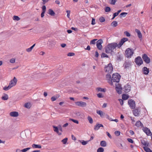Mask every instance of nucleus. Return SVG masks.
I'll return each instance as SVG.
<instances>
[{"label": "nucleus", "instance_id": "1", "mask_svg": "<svg viewBox=\"0 0 152 152\" xmlns=\"http://www.w3.org/2000/svg\"><path fill=\"white\" fill-rule=\"evenodd\" d=\"M118 44L116 43H112L108 44L105 48V51L106 53H111L117 47Z\"/></svg>", "mask_w": 152, "mask_h": 152}, {"label": "nucleus", "instance_id": "2", "mask_svg": "<svg viewBox=\"0 0 152 152\" xmlns=\"http://www.w3.org/2000/svg\"><path fill=\"white\" fill-rule=\"evenodd\" d=\"M17 82V80L15 77H14L13 79L10 81L8 86H5L3 88V90L5 91L9 90L16 85Z\"/></svg>", "mask_w": 152, "mask_h": 152}, {"label": "nucleus", "instance_id": "3", "mask_svg": "<svg viewBox=\"0 0 152 152\" xmlns=\"http://www.w3.org/2000/svg\"><path fill=\"white\" fill-rule=\"evenodd\" d=\"M104 71L105 72L111 74L113 72V68L111 63L109 64L107 66L105 67L104 69Z\"/></svg>", "mask_w": 152, "mask_h": 152}, {"label": "nucleus", "instance_id": "4", "mask_svg": "<svg viewBox=\"0 0 152 152\" xmlns=\"http://www.w3.org/2000/svg\"><path fill=\"white\" fill-rule=\"evenodd\" d=\"M120 76L118 73H115L113 75L112 80L113 82L118 83L119 82L120 78Z\"/></svg>", "mask_w": 152, "mask_h": 152}, {"label": "nucleus", "instance_id": "5", "mask_svg": "<svg viewBox=\"0 0 152 152\" xmlns=\"http://www.w3.org/2000/svg\"><path fill=\"white\" fill-rule=\"evenodd\" d=\"M134 53L133 49L128 48L125 51V56L127 58L130 57Z\"/></svg>", "mask_w": 152, "mask_h": 152}, {"label": "nucleus", "instance_id": "6", "mask_svg": "<svg viewBox=\"0 0 152 152\" xmlns=\"http://www.w3.org/2000/svg\"><path fill=\"white\" fill-rule=\"evenodd\" d=\"M135 62L136 64L138 66H140L143 63V61L140 56H138L135 58Z\"/></svg>", "mask_w": 152, "mask_h": 152}, {"label": "nucleus", "instance_id": "7", "mask_svg": "<svg viewBox=\"0 0 152 152\" xmlns=\"http://www.w3.org/2000/svg\"><path fill=\"white\" fill-rule=\"evenodd\" d=\"M103 43V41L102 39H99L96 42V46L97 48L99 50H101L102 48V44Z\"/></svg>", "mask_w": 152, "mask_h": 152}, {"label": "nucleus", "instance_id": "8", "mask_svg": "<svg viewBox=\"0 0 152 152\" xmlns=\"http://www.w3.org/2000/svg\"><path fill=\"white\" fill-rule=\"evenodd\" d=\"M128 103L131 109H134L135 107V102L132 99H130L128 101Z\"/></svg>", "mask_w": 152, "mask_h": 152}, {"label": "nucleus", "instance_id": "9", "mask_svg": "<svg viewBox=\"0 0 152 152\" xmlns=\"http://www.w3.org/2000/svg\"><path fill=\"white\" fill-rule=\"evenodd\" d=\"M131 86L129 84H127L124 86L123 88V91L125 92L128 93L130 91Z\"/></svg>", "mask_w": 152, "mask_h": 152}, {"label": "nucleus", "instance_id": "10", "mask_svg": "<svg viewBox=\"0 0 152 152\" xmlns=\"http://www.w3.org/2000/svg\"><path fill=\"white\" fill-rule=\"evenodd\" d=\"M128 41V39L126 38H122L118 44L117 47L118 48L121 47L123 44L125 42Z\"/></svg>", "mask_w": 152, "mask_h": 152}, {"label": "nucleus", "instance_id": "11", "mask_svg": "<svg viewBox=\"0 0 152 152\" xmlns=\"http://www.w3.org/2000/svg\"><path fill=\"white\" fill-rule=\"evenodd\" d=\"M142 58L144 61L147 64H148L150 61L149 58L146 54H144L142 55Z\"/></svg>", "mask_w": 152, "mask_h": 152}, {"label": "nucleus", "instance_id": "12", "mask_svg": "<svg viewBox=\"0 0 152 152\" xmlns=\"http://www.w3.org/2000/svg\"><path fill=\"white\" fill-rule=\"evenodd\" d=\"M75 103L77 105L81 107H85L86 106V103L83 102H75Z\"/></svg>", "mask_w": 152, "mask_h": 152}, {"label": "nucleus", "instance_id": "13", "mask_svg": "<svg viewBox=\"0 0 152 152\" xmlns=\"http://www.w3.org/2000/svg\"><path fill=\"white\" fill-rule=\"evenodd\" d=\"M110 74H109V73H107L106 76V77L107 80H108V82L111 85H112L113 82L112 80V78L111 77Z\"/></svg>", "mask_w": 152, "mask_h": 152}, {"label": "nucleus", "instance_id": "14", "mask_svg": "<svg viewBox=\"0 0 152 152\" xmlns=\"http://www.w3.org/2000/svg\"><path fill=\"white\" fill-rule=\"evenodd\" d=\"M142 130L147 135L150 136L151 134V133L150 130L148 128L146 127H144L143 128Z\"/></svg>", "mask_w": 152, "mask_h": 152}, {"label": "nucleus", "instance_id": "15", "mask_svg": "<svg viewBox=\"0 0 152 152\" xmlns=\"http://www.w3.org/2000/svg\"><path fill=\"white\" fill-rule=\"evenodd\" d=\"M115 89L117 92L119 94H121L122 93V88L121 87V86L119 84L118 86L117 85H115Z\"/></svg>", "mask_w": 152, "mask_h": 152}, {"label": "nucleus", "instance_id": "16", "mask_svg": "<svg viewBox=\"0 0 152 152\" xmlns=\"http://www.w3.org/2000/svg\"><path fill=\"white\" fill-rule=\"evenodd\" d=\"M140 110L137 108H136L133 110V113L134 115L135 116H138L140 115Z\"/></svg>", "mask_w": 152, "mask_h": 152}, {"label": "nucleus", "instance_id": "17", "mask_svg": "<svg viewBox=\"0 0 152 152\" xmlns=\"http://www.w3.org/2000/svg\"><path fill=\"white\" fill-rule=\"evenodd\" d=\"M10 116L13 117H17L19 115L18 113L17 112H12L10 113Z\"/></svg>", "mask_w": 152, "mask_h": 152}, {"label": "nucleus", "instance_id": "18", "mask_svg": "<svg viewBox=\"0 0 152 152\" xmlns=\"http://www.w3.org/2000/svg\"><path fill=\"white\" fill-rule=\"evenodd\" d=\"M131 62L126 61L124 64V66L125 68H129L131 66Z\"/></svg>", "mask_w": 152, "mask_h": 152}, {"label": "nucleus", "instance_id": "19", "mask_svg": "<svg viewBox=\"0 0 152 152\" xmlns=\"http://www.w3.org/2000/svg\"><path fill=\"white\" fill-rule=\"evenodd\" d=\"M100 127H103V126L102 124L97 123L96 125L94 126V129L95 130H97Z\"/></svg>", "mask_w": 152, "mask_h": 152}, {"label": "nucleus", "instance_id": "20", "mask_svg": "<svg viewBox=\"0 0 152 152\" xmlns=\"http://www.w3.org/2000/svg\"><path fill=\"white\" fill-rule=\"evenodd\" d=\"M142 71L144 74L147 75L148 74L149 72V69L146 67H144L142 68Z\"/></svg>", "mask_w": 152, "mask_h": 152}, {"label": "nucleus", "instance_id": "21", "mask_svg": "<svg viewBox=\"0 0 152 152\" xmlns=\"http://www.w3.org/2000/svg\"><path fill=\"white\" fill-rule=\"evenodd\" d=\"M53 127L54 128V131L57 133L58 135H61V133L59 132L58 131V127L53 126Z\"/></svg>", "mask_w": 152, "mask_h": 152}, {"label": "nucleus", "instance_id": "22", "mask_svg": "<svg viewBox=\"0 0 152 152\" xmlns=\"http://www.w3.org/2000/svg\"><path fill=\"white\" fill-rule=\"evenodd\" d=\"M135 31L137 33L138 37L140 39L142 38V34L140 31L138 29H136Z\"/></svg>", "mask_w": 152, "mask_h": 152}, {"label": "nucleus", "instance_id": "23", "mask_svg": "<svg viewBox=\"0 0 152 152\" xmlns=\"http://www.w3.org/2000/svg\"><path fill=\"white\" fill-rule=\"evenodd\" d=\"M135 126L137 127H142L143 126V124L139 121H138L136 122L135 124Z\"/></svg>", "mask_w": 152, "mask_h": 152}, {"label": "nucleus", "instance_id": "24", "mask_svg": "<svg viewBox=\"0 0 152 152\" xmlns=\"http://www.w3.org/2000/svg\"><path fill=\"white\" fill-rule=\"evenodd\" d=\"M48 14L52 16H54L55 15V13L52 9H49L48 10Z\"/></svg>", "mask_w": 152, "mask_h": 152}, {"label": "nucleus", "instance_id": "25", "mask_svg": "<svg viewBox=\"0 0 152 152\" xmlns=\"http://www.w3.org/2000/svg\"><path fill=\"white\" fill-rule=\"evenodd\" d=\"M96 113L102 117H103L104 116V113L101 110H97Z\"/></svg>", "mask_w": 152, "mask_h": 152}, {"label": "nucleus", "instance_id": "26", "mask_svg": "<svg viewBox=\"0 0 152 152\" xmlns=\"http://www.w3.org/2000/svg\"><path fill=\"white\" fill-rule=\"evenodd\" d=\"M96 89L99 91L103 92H105L106 91V89L105 88H103L100 87L97 88Z\"/></svg>", "mask_w": 152, "mask_h": 152}, {"label": "nucleus", "instance_id": "27", "mask_svg": "<svg viewBox=\"0 0 152 152\" xmlns=\"http://www.w3.org/2000/svg\"><path fill=\"white\" fill-rule=\"evenodd\" d=\"M1 99L2 100H7L8 99V95L6 94H4V96H3L1 97Z\"/></svg>", "mask_w": 152, "mask_h": 152}, {"label": "nucleus", "instance_id": "28", "mask_svg": "<svg viewBox=\"0 0 152 152\" xmlns=\"http://www.w3.org/2000/svg\"><path fill=\"white\" fill-rule=\"evenodd\" d=\"M100 145L102 147H105L107 145L106 142L105 141H102L100 143Z\"/></svg>", "mask_w": 152, "mask_h": 152}, {"label": "nucleus", "instance_id": "29", "mask_svg": "<svg viewBox=\"0 0 152 152\" xmlns=\"http://www.w3.org/2000/svg\"><path fill=\"white\" fill-rule=\"evenodd\" d=\"M32 147L34 148H41V146L40 145H36L33 144L32 145Z\"/></svg>", "mask_w": 152, "mask_h": 152}, {"label": "nucleus", "instance_id": "30", "mask_svg": "<svg viewBox=\"0 0 152 152\" xmlns=\"http://www.w3.org/2000/svg\"><path fill=\"white\" fill-rule=\"evenodd\" d=\"M141 143L143 145H145L146 147L148 146L149 145V143L148 142L145 141L144 140L142 141Z\"/></svg>", "mask_w": 152, "mask_h": 152}, {"label": "nucleus", "instance_id": "31", "mask_svg": "<svg viewBox=\"0 0 152 152\" xmlns=\"http://www.w3.org/2000/svg\"><path fill=\"white\" fill-rule=\"evenodd\" d=\"M79 141L82 143L83 145H86L88 142V141H84L83 140H79Z\"/></svg>", "mask_w": 152, "mask_h": 152}, {"label": "nucleus", "instance_id": "32", "mask_svg": "<svg viewBox=\"0 0 152 152\" xmlns=\"http://www.w3.org/2000/svg\"><path fill=\"white\" fill-rule=\"evenodd\" d=\"M143 148L146 152H152L151 150L147 146L143 147Z\"/></svg>", "mask_w": 152, "mask_h": 152}, {"label": "nucleus", "instance_id": "33", "mask_svg": "<svg viewBox=\"0 0 152 152\" xmlns=\"http://www.w3.org/2000/svg\"><path fill=\"white\" fill-rule=\"evenodd\" d=\"M129 97V96L126 94H124L122 96V99H123L124 100L127 99H128Z\"/></svg>", "mask_w": 152, "mask_h": 152}, {"label": "nucleus", "instance_id": "34", "mask_svg": "<svg viewBox=\"0 0 152 152\" xmlns=\"http://www.w3.org/2000/svg\"><path fill=\"white\" fill-rule=\"evenodd\" d=\"M118 25L117 22L116 21H113L111 23V25L113 27H116Z\"/></svg>", "mask_w": 152, "mask_h": 152}, {"label": "nucleus", "instance_id": "35", "mask_svg": "<svg viewBox=\"0 0 152 152\" xmlns=\"http://www.w3.org/2000/svg\"><path fill=\"white\" fill-rule=\"evenodd\" d=\"M87 119L90 124H92L93 123V120L91 117L90 116H88L87 117Z\"/></svg>", "mask_w": 152, "mask_h": 152}, {"label": "nucleus", "instance_id": "36", "mask_svg": "<svg viewBox=\"0 0 152 152\" xmlns=\"http://www.w3.org/2000/svg\"><path fill=\"white\" fill-rule=\"evenodd\" d=\"M97 152H103L104 151V149L102 147H100L97 150Z\"/></svg>", "mask_w": 152, "mask_h": 152}, {"label": "nucleus", "instance_id": "37", "mask_svg": "<svg viewBox=\"0 0 152 152\" xmlns=\"http://www.w3.org/2000/svg\"><path fill=\"white\" fill-rule=\"evenodd\" d=\"M97 40V39H94L91 41L90 42L91 45H95L96 43V41Z\"/></svg>", "mask_w": 152, "mask_h": 152}, {"label": "nucleus", "instance_id": "38", "mask_svg": "<svg viewBox=\"0 0 152 152\" xmlns=\"http://www.w3.org/2000/svg\"><path fill=\"white\" fill-rule=\"evenodd\" d=\"M13 19L14 20L17 21L19 20L20 19V18L18 16L15 15L13 17Z\"/></svg>", "mask_w": 152, "mask_h": 152}, {"label": "nucleus", "instance_id": "39", "mask_svg": "<svg viewBox=\"0 0 152 152\" xmlns=\"http://www.w3.org/2000/svg\"><path fill=\"white\" fill-rule=\"evenodd\" d=\"M30 104L29 103H27L25 104V107L28 108H30Z\"/></svg>", "mask_w": 152, "mask_h": 152}, {"label": "nucleus", "instance_id": "40", "mask_svg": "<svg viewBox=\"0 0 152 152\" xmlns=\"http://www.w3.org/2000/svg\"><path fill=\"white\" fill-rule=\"evenodd\" d=\"M68 140V138H66L63 139L62 141L61 142H63V143L65 144L66 143L67 141Z\"/></svg>", "mask_w": 152, "mask_h": 152}, {"label": "nucleus", "instance_id": "41", "mask_svg": "<svg viewBox=\"0 0 152 152\" xmlns=\"http://www.w3.org/2000/svg\"><path fill=\"white\" fill-rule=\"evenodd\" d=\"M69 120L72 121L73 122L76 123L77 124H79V122L78 121L74 119H73L70 118Z\"/></svg>", "mask_w": 152, "mask_h": 152}, {"label": "nucleus", "instance_id": "42", "mask_svg": "<svg viewBox=\"0 0 152 152\" xmlns=\"http://www.w3.org/2000/svg\"><path fill=\"white\" fill-rule=\"evenodd\" d=\"M101 57L102 58H105V57L108 58V56L105 53H102V54Z\"/></svg>", "mask_w": 152, "mask_h": 152}, {"label": "nucleus", "instance_id": "43", "mask_svg": "<svg viewBox=\"0 0 152 152\" xmlns=\"http://www.w3.org/2000/svg\"><path fill=\"white\" fill-rule=\"evenodd\" d=\"M99 21L101 22H103L105 21V19L103 17H101L99 19Z\"/></svg>", "mask_w": 152, "mask_h": 152}, {"label": "nucleus", "instance_id": "44", "mask_svg": "<svg viewBox=\"0 0 152 152\" xmlns=\"http://www.w3.org/2000/svg\"><path fill=\"white\" fill-rule=\"evenodd\" d=\"M15 59L14 58H13L11 59L10 60V62L12 64L14 63L15 62Z\"/></svg>", "mask_w": 152, "mask_h": 152}, {"label": "nucleus", "instance_id": "45", "mask_svg": "<svg viewBox=\"0 0 152 152\" xmlns=\"http://www.w3.org/2000/svg\"><path fill=\"white\" fill-rule=\"evenodd\" d=\"M97 96L99 98H103L104 96L101 93H99L97 94Z\"/></svg>", "mask_w": 152, "mask_h": 152}, {"label": "nucleus", "instance_id": "46", "mask_svg": "<svg viewBox=\"0 0 152 152\" xmlns=\"http://www.w3.org/2000/svg\"><path fill=\"white\" fill-rule=\"evenodd\" d=\"M114 133L116 136H118L120 135L121 132L119 131H117L115 132Z\"/></svg>", "mask_w": 152, "mask_h": 152}, {"label": "nucleus", "instance_id": "47", "mask_svg": "<svg viewBox=\"0 0 152 152\" xmlns=\"http://www.w3.org/2000/svg\"><path fill=\"white\" fill-rule=\"evenodd\" d=\"M30 148H24L23 150H21V152H26L28 150L30 149Z\"/></svg>", "mask_w": 152, "mask_h": 152}, {"label": "nucleus", "instance_id": "48", "mask_svg": "<svg viewBox=\"0 0 152 152\" xmlns=\"http://www.w3.org/2000/svg\"><path fill=\"white\" fill-rule=\"evenodd\" d=\"M105 11L106 12H109L110 11V8L109 7H106L105 8Z\"/></svg>", "mask_w": 152, "mask_h": 152}, {"label": "nucleus", "instance_id": "49", "mask_svg": "<svg viewBox=\"0 0 152 152\" xmlns=\"http://www.w3.org/2000/svg\"><path fill=\"white\" fill-rule=\"evenodd\" d=\"M127 13L126 12H122L120 14V15H121V16H123L124 17H125L126 16V15H127Z\"/></svg>", "mask_w": 152, "mask_h": 152}, {"label": "nucleus", "instance_id": "50", "mask_svg": "<svg viewBox=\"0 0 152 152\" xmlns=\"http://www.w3.org/2000/svg\"><path fill=\"white\" fill-rule=\"evenodd\" d=\"M32 49L33 48H32V47H31L29 48L26 49V50L28 52H30L31 51Z\"/></svg>", "mask_w": 152, "mask_h": 152}, {"label": "nucleus", "instance_id": "51", "mask_svg": "<svg viewBox=\"0 0 152 152\" xmlns=\"http://www.w3.org/2000/svg\"><path fill=\"white\" fill-rule=\"evenodd\" d=\"M124 33L127 37H129L130 36V34L127 31H125Z\"/></svg>", "mask_w": 152, "mask_h": 152}, {"label": "nucleus", "instance_id": "52", "mask_svg": "<svg viewBox=\"0 0 152 152\" xmlns=\"http://www.w3.org/2000/svg\"><path fill=\"white\" fill-rule=\"evenodd\" d=\"M110 4L113 5L115 4V2L116 1V0H110Z\"/></svg>", "mask_w": 152, "mask_h": 152}, {"label": "nucleus", "instance_id": "53", "mask_svg": "<svg viewBox=\"0 0 152 152\" xmlns=\"http://www.w3.org/2000/svg\"><path fill=\"white\" fill-rule=\"evenodd\" d=\"M75 55V53H69L67 54V56H71Z\"/></svg>", "mask_w": 152, "mask_h": 152}, {"label": "nucleus", "instance_id": "54", "mask_svg": "<svg viewBox=\"0 0 152 152\" xmlns=\"http://www.w3.org/2000/svg\"><path fill=\"white\" fill-rule=\"evenodd\" d=\"M118 14L117 12H115L113 14V17L112 18V19H113L114 18L116 17V16L118 15Z\"/></svg>", "mask_w": 152, "mask_h": 152}, {"label": "nucleus", "instance_id": "55", "mask_svg": "<svg viewBox=\"0 0 152 152\" xmlns=\"http://www.w3.org/2000/svg\"><path fill=\"white\" fill-rule=\"evenodd\" d=\"M95 24V19L94 18H92V21H91V24L93 25H94Z\"/></svg>", "mask_w": 152, "mask_h": 152}, {"label": "nucleus", "instance_id": "56", "mask_svg": "<svg viewBox=\"0 0 152 152\" xmlns=\"http://www.w3.org/2000/svg\"><path fill=\"white\" fill-rule=\"evenodd\" d=\"M70 12V11L69 10H67V11H66V12L67 13V17L68 18H69Z\"/></svg>", "mask_w": 152, "mask_h": 152}, {"label": "nucleus", "instance_id": "57", "mask_svg": "<svg viewBox=\"0 0 152 152\" xmlns=\"http://www.w3.org/2000/svg\"><path fill=\"white\" fill-rule=\"evenodd\" d=\"M121 105H122L124 103H123V101L122 99H118Z\"/></svg>", "mask_w": 152, "mask_h": 152}, {"label": "nucleus", "instance_id": "58", "mask_svg": "<svg viewBox=\"0 0 152 152\" xmlns=\"http://www.w3.org/2000/svg\"><path fill=\"white\" fill-rule=\"evenodd\" d=\"M46 7L45 5H44L42 7V12H45Z\"/></svg>", "mask_w": 152, "mask_h": 152}, {"label": "nucleus", "instance_id": "59", "mask_svg": "<svg viewBox=\"0 0 152 152\" xmlns=\"http://www.w3.org/2000/svg\"><path fill=\"white\" fill-rule=\"evenodd\" d=\"M58 131L59 130L61 132H62V129L61 126L60 125L58 126Z\"/></svg>", "mask_w": 152, "mask_h": 152}, {"label": "nucleus", "instance_id": "60", "mask_svg": "<svg viewBox=\"0 0 152 152\" xmlns=\"http://www.w3.org/2000/svg\"><path fill=\"white\" fill-rule=\"evenodd\" d=\"M57 99V98H56L54 96H53L51 98V100L52 101H55Z\"/></svg>", "mask_w": 152, "mask_h": 152}, {"label": "nucleus", "instance_id": "61", "mask_svg": "<svg viewBox=\"0 0 152 152\" xmlns=\"http://www.w3.org/2000/svg\"><path fill=\"white\" fill-rule=\"evenodd\" d=\"M127 140L128 141V142H130L132 143H133V140H132V139L130 138H128Z\"/></svg>", "mask_w": 152, "mask_h": 152}, {"label": "nucleus", "instance_id": "62", "mask_svg": "<svg viewBox=\"0 0 152 152\" xmlns=\"http://www.w3.org/2000/svg\"><path fill=\"white\" fill-rule=\"evenodd\" d=\"M106 134L108 136V137L110 138H112V136L110 134L107 132H106Z\"/></svg>", "mask_w": 152, "mask_h": 152}, {"label": "nucleus", "instance_id": "63", "mask_svg": "<svg viewBox=\"0 0 152 152\" xmlns=\"http://www.w3.org/2000/svg\"><path fill=\"white\" fill-rule=\"evenodd\" d=\"M106 118L110 121H112V118H111L110 117V116L108 115H107Z\"/></svg>", "mask_w": 152, "mask_h": 152}, {"label": "nucleus", "instance_id": "64", "mask_svg": "<svg viewBox=\"0 0 152 152\" xmlns=\"http://www.w3.org/2000/svg\"><path fill=\"white\" fill-rule=\"evenodd\" d=\"M61 46L62 48H64L66 46V45L65 43H63L61 45Z\"/></svg>", "mask_w": 152, "mask_h": 152}]
</instances>
